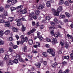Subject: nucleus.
Masks as SVG:
<instances>
[{"label": "nucleus", "instance_id": "57", "mask_svg": "<svg viewBox=\"0 0 73 73\" xmlns=\"http://www.w3.org/2000/svg\"><path fill=\"white\" fill-rule=\"evenodd\" d=\"M17 47H18V46H17V45H15L13 46V49H16V48H17Z\"/></svg>", "mask_w": 73, "mask_h": 73}, {"label": "nucleus", "instance_id": "38", "mask_svg": "<svg viewBox=\"0 0 73 73\" xmlns=\"http://www.w3.org/2000/svg\"><path fill=\"white\" fill-rule=\"evenodd\" d=\"M9 50L11 52H13V49L12 48L9 47Z\"/></svg>", "mask_w": 73, "mask_h": 73}, {"label": "nucleus", "instance_id": "9", "mask_svg": "<svg viewBox=\"0 0 73 73\" xmlns=\"http://www.w3.org/2000/svg\"><path fill=\"white\" fill-rule=\"evenodd\" d=\"M44 8V6L41 5H39V6L38 7V9H42Z\"/></svg>", "mask_w": 73, "mask_h": 73}, {"label": "nucleus", "instance_id": "7", "mask_svg": "<svg viewBox=\"0 0 73 73\" xmlns=\"http://www.w3.org/2000/svg\"><path fill=\"white\" fill-rule=\"evenodd\" d=\"M20 11L23 14H24V13H26L27 12V9H25L21 11V10H20Z\"/></svg>", "mask_w": 73, "mask_h": 73}, {"label": "nucleus", "instance_id": "41", "mask_svg": "<svg viewBox=\"0 0 73 73\" xmlns=\"http://www.w3.org/2000/svg\"><path fill=\"white\" fill-rule=\"evenodd\" d=\"M33 16V18L34 19H35V20H37V16L36 15H35Z\"/></svg>", "mask_w": 73, "mask_h": 73}, {"label": "nucleus", "instance_id": "5", "mask_svg": "<svg viewBox=\"0 0 73 73\" xmlns=\"http://www.w3.org/2000/svg\"><path fill=\"white\" fill-rule=\"evenodd\" d=\"M24 20H25V21H26L25 20V19L24 18H22L21 19H20L15 20L16 21V22H17V23H20L21 21H22Z\"/></svg>", "mask_w": 73, "mask_h": 73}, {"label": "nucleus", "instance_id": "17", "mask_svg": "<svg viewBox=\"0 0 73 73\" xmlns=\"http://www.w3.org/2000/svg\"><path fill=\"white\" fill-rule=\"evenodd\" d=\"M4 44V42L0 38V45H3Z\"/></svg>", "mask_w": 73, "mask_h": 73}, {"label": "nucleus", "instance_id": "59", "mask_svg": "<svg viewBox=\"0 0 73 73\" xmlns=\"http://www.w3.org/2000/svg\"><path fill=\"white\" fill-rule=\"evenodd\" d=\"M28 38L27 37H26L25 38V41H26V42L28 41Z\"/></svg>", "mask_w": 73, "mask_h": 73}, {"label": "nucleus", "instance_id": "49", "mask_svg": "<svg viewBox=\"0 0 73 73\" xmlns=\"http://www.w3.org/2000/svg\"><path fill=\"white\" fill-rule=\"evenodd\" d=\"M64 58H65V59H66L67 60H68L69 59V56H65Z\"/></svg>", "mask_w": 73, "mask_h": 73}, {"label": "nucleus", "instance_id": "3", "mask_svg": "<svg viewBox=\"0 0 73 73\" xmlns=\"http://www.w3.org/2000/svg\"><path fill=\"white\" fill-rule=\"evenodd\" d=\"M11 1V4L12 5H14L15 3H17V0H8L7 3H10Z\"/></svg>", "mask_w": 73, "mask_h": 73}, {"label": "nucleus", "instance_id": "6", "mask_svg": "<svg viewBox=\"0 0 73 73\" xmlns=\"http://www.w3.org/2000/svg\"><path fill=\"white\" fill-rule=\"evenodd\" d=\"M12 29L13 32H15L17 33L18 32H19V30H18V29L15 27H13L12 28Z\"/></svg>", "mask_w": 73, "mask_h": 73}, {"label": "nucleus", "instance_id": "61", "mask_svg": "<svg viewBox=\"0 0 73 73\" xmlns=\"http://www.w3.org/2000/svg\"><path fill=\"white\" fill-rule=\"evenodd\" d=\"M50 34L51 35H52V36H54V32H53V31H51Z\"/></svg>", "mask_w": 73, "mask_h": 73}, {"label": "nucleus", "instance_id": "1", "mask_svg": "<svg viewBox=\"0 0 73 73\" xmlns=\"http://www.w3.org/2000/svg\"><path fill=\"white\" fill-rule=\"evenodd\" d=\"M47 53L49 54H51L53 57L55 56V52L53 51V49L52 48H49L47 50Z\"/></svg>", "mask_w": 73, "mask_h": 73}, {"label": "nucleus", "instance_id": "51", "mask_svg": "<svg viewBox=\"0 0 73 73\" xmlns=\"http://www.w3.org/2000/svg\"><path fill=\"white\" fill-rule=\"evenodd\" d=\"M44 28V25H42L40 26V29H43Z\"/></svg>", "mask_w": 73, "mask_h": 73}, {"label": "nucleus", "instance_id": "16", "mask_svg": "<svg viewBox=\"0 0 73 73\" xmlns=\"http://www.w3.org/2000/svg\"><path fill=\"white\" fill-rule=\"evenodd\" d=\"M8 20L10 22H12L14 20V18L13 17H9L8 19Z\"/></svg>", "mask_w": 73, "mask_h": 73}, {"label": "nucleus", "instance_id": "53", "mask_svg": "<svg viewBox=\"0 0 73 73\" xmlns=\"http://www.w3.org/2000/svg\"><path fill=\"white\" fill-rule=\"evenodd\" d=\"M51 11L52 12H54V13H55V12H56V11L55 9H52L51 10Z\"/></svg>", "mask_w": 73, "mask_h": 73}, {"label": "nucleus", "instance_id": "39", "mask_svg": "<svg viewBox=\"0 0 73 73\" xmlns=\"http://www.w3.org/2000/svg\"><path fill=\"white\" fill-rule=\"evenodd\" d=\"M23 6L20 5L17 7V9H19V8H23Z\"/></svg>", "mask_w": 73, "mask_h": 73}, {"label": "nucleus", "instance_id": "52", "mask_svg": "<svg viewBox=\"0 0 73 73\" xmlns=\"http://www.w3.org/2000/svg\"><path fill=\"white\" fill-rule=\"evenodd\" d=\"M24 42V39H22L21 40V44H23Z\"/></svg>", "mask_w": 73, "mask_h": 73}, {"label": "nucleus", "instance_id": "44", "mask_svg": "<svg viewBox=\"0 0 73 73\" xmlns=\"http://www.w3.org/2000/svg\"><path fill=\"white\" fill-rule=\"evenodd\" d=\"M9 40L10 41H12V40H13V38H12V37L11 36L9 38Z\"/></svg>", "mask_w": 73, "mask_h": 73}, {"label": "nucleus", "instance_id": "4", "mask_svg": "<svg viewBox=\"0 0 73 73\" xmlns=\"http://www.w3.org/2000/svg\"><path fill=\"white\" fill-rule=\"evenodd\" d=\"M35 65L37 68H40V67L41 64L39 62H37L35 64Z\"/></svg>", "mask_w": 73, "mask_h": 73}, {"label": "nucleus", "instance_id": "40", "mask_svg": "<svg viewBox=\"0 0 73 73\" xmlns=\"http://www.w3.org/2000/svg\"><path fill=\"white\" fill-rule=\"evenodd\" d=\"M43 63L44 65L45 66H46V65H47V62L44 61L43 62Z\"/></svg>", "mask_w": 73, "mask_h": 73}, {"label": "nucleus", "instance_id": "60", "mask_svg": "<svg viewBox=\"0 0 73 73\" xmlns=\"http://www.w3.org/2000/svg\"><path fill=\"white\" fill-rule=\"evenodd\" d=\"M68 72H69V70L68 69H67L64 71V73H68Z\"/></svg>", "mask_w": 73, "mask_h": 73}, {"label": "nucleus", "instance_id": "33", "mask_svg": "<svg viewBox=\"0 0 73 73\" xmlns=\"http://www.w3.org/2000/svg\"><path fill=\"white\" fill-rule=\"evenodd\" d=\"M4 11V8L3 7H0V12H3Z\"/></svg>", "mask_w": 73, "mask_h": 73}, {"label": "nucleus", "instance_id": "2", "mask_svg": "<svg viewBox=\"0 0 73 73\" xmlns=\"http://www.w3.org/2000/svg\"><path fill=\"white\" fill-rule=\"evenodd\" d=\"M34 15H35L34 12L32 11L31 13H30L29 17V20H32V18L34 16Z\"/></svg>", "mask_w": 73, "mask_h": 73}, {"label": "nucleus", "instance_id": "27", "mask_svg": "<svg viewBox=\"0 0 73 73\" xmlns=\"http://www.w3.org/2000/svg\"><path fill=\"white\" fill-rule=\"evenodd\" d=\"M32 55H29L27 56V58L28 60H31V59L32 58Z\"/></svg>", "mask_w": 73, "mask_h": 73}, {"label": "nucleus", "instance_id": "32", "mask_svg": "<svg viewBox=\"0 0 73 73\" xmlns=\"http://www.w3.org/2000/svg\"><path fill=\"white\" fill-rule=\"evenodd\" d=\"M36 31V29H33L31 31V33H33V32H35Z\"/></svg>", "mask_w": 73, "mask_h": 73}, {"label": "nucleus", "instance_id": "54", "mask_svg": "<svg viewBox=\"0 0 73 73\" xmlns=\"http://www.w3.org/2000/svg\"><path fill=\"white\" fill-rule=\"evenodd\" d=\"M60 45L62 46H64V43H63L62 42H61L60 43Z\"/></svg>", "mask_w": 73, "mask_h": 73}, {"label": "nucleus", "instance_id": "42", "mask_svg": "<svg viewBox=\"0 0 73 73\" xmlns=\"http://www.w3.org/2000/svg\"><path fill=\"white\" fill-rule=\"evenodd\" d=\"M53 40L54 42H57V39H56V38H53Z\"/></svg>", "mask_w": 73, "mask_h": 73}, {"label": "nucleus", "instance_id": "58", "mask_svg": "<svg viewBox=\"0 0 73 73\" xmlns=\"http://www.w3.org/2000/svg\"><path fill=\"white\" fill-rule=\"evenodd\" d=\"M36 45H37L38 47L40 46V44L39 43L36 42Z\"/></svg>", "mask_w": 73, "mask_h": 73}, {"label": "nucleus", "instance_id": "45", "mask_svg": "<svg viewBox=\"0 0 73 73\" xmlns=\"http://www.w3.org/2000/svg\"><path fill=\"white\" fill-rule=\"evenodd\" d=\"M5 7L6 8H9V7H10V6L9 5H6L5 6Z\"/></svg>", "mask_w": 73, "mask_h": 73}, {"label": "nucleus", "instance_id": "25", "mask_svg": "<svg viewBox=\"0 0 73 73\" xmlns=\"http://www.w3.org/2000/svg\"><path fill=\"white\" fill-rule=\"evenodd\" d=\"M35 14H36V15H39V14H40V11H39V10H36L35 11Z\"/></svg>", "mask_w": 73, "mask_h": 73}, {"label": "nucleus", "instance_id": "48", "mask_svg": "<svg viewBox=\"0 0 73 73\" xmlns=\"http://www.w3.org/2000/svg\"><path fill=\"white\" fill-rule=\"evenodd\" d=\"M54 21V22H55V23H57L58 21V20H57V18H55Z\"/></svg>", "mask_w": 73, "mask_h": 73}, {"label": "nucleus", "instance_id": "21", "mask_svg": "<svg viewBox=\"0 0 73 73\" xmlns=\"http://www.w3.org/2000/svg\"><path fill=\"white\" fill-rule=\"evenodd\" d=\"M54 13L55 16H58V15H59V13H60V12L58 11H56Z\"/></svg>", "mask_w": 73, "mask_h": 73}, {"label": "nucleus", "instance_id": "18", "mask_svg": "<svg viewBox=\"0 0 73 73\" xmlns=\"http://www.w3.org/2000/svg\"><path fill=\"white\" fill-rule=\"evenodd\" d=\"M27 46H24V48H23V52H27Z\"/></svg>", "mask_w": 73, "mask_h": 73}, {"label": "nucleus", "instance_id": "35", "mask_svg": "<svg viewBox=\"0 0 73 73\" xmlns=\"http://www.w3.org/2000/svg\"><path fill=\"white\" fill-rule=\"evenodd\" d=\"M38 38H39L40 41H41V40L43 39V38L41 36H38Z\"/></svg>", "mask_w": 73, "mask_h": 73}, {"label": "nucleus", "instance_id": "62", "mask_svg": "<svg viewBox=\"0 0 73 73\" xmlns=\"http://www.w3.org/2000/svg\"><path fill=\"white\" fill-rule=\"evenodd\" d=\"M21 38L22 39H24V35H21Z\"/></svg>", "mask_w": 73, "mask_h": 73}, {"label": "nucleus", "instance_id": "13", "mask_svg": "<svg viewBox=\"0 0 73 73\" xmlns=\"http://www.w3.org/2000/svg\"><path fill=\"white\" fill-rule=\"evenodd\" d=\"M46 5L47 7H50L51 6L50 3V1H48L46 3Z\"/></svg>", "mask_w": 73, "mask_h": 73}, {"label": "nucleus", "instance_id": "31", "mask_svg": "<svg viewBox=\"0 0 73 73\" xmlns=\"http://www.w3.org/2000/svg\"><path fill=\"white\" fill-rule=\"evenodd\" d=\"M65 48H66V49H68V47H69V45H68V44H67V43H65Z\"/></svg>", "mask_w": 73, "mask_h": 73}, {"label": "nucleus", "instance_id": "28", "mask_svg": "<svg viewBox=\"0 0 73 73\" xmlns=\"http://www.w3.org/2000/svg\"><path fill=\"white\" fill-rule=\"evenodd\" d=\"M4 52V50L3 49V48H1L0 49V53H3Z\"/></svg>", "mask_w": 73, "mask_h": 73}, {"label": "nucleus", "instance_id": "36", "mask_svg": "<svg viewBox=\"0 0 73 73\" xmlns=\"http://www.w3.org/2000/svg\"><path fill=\"white\" fill-rule=\"evenodd\" d=\"M46 40L47 42H51V40L50 38H47L46 39Z\"/></svg>", "mask_w": 73, "mask_h": 73}, {"label": "nucleus", "instance_id": "37", "mask_svg": "<svg viewBox=\"0 0 73 73\" xmlns=\"http://www.w3.org/2000/svg\"><path fill=\"white\" fill-rule=\"evenodd\" d=\"M5 21L3 20H0V23H5Z\"/></svg>", "mask_w": 73, "mask_h": 73}, {"label": "nucleus", "instance_id": "55", "mask_svg": "<svg viewBox=\"0 0 73 73\" xmlns=\"http://www.w3.org/2000/svg\"><path fill=\"white\" fill-rule=\"evenodd\" d=\"M32 24L33 26H35V25H36V23H35V22L34 21H33L32 22Z\"/></svg>", "mask_w": 73, "mask_h": 73}, {"label": "nucleus", "instance_id": "19", "mask_svg": "<svg viewBox=\"0 0 73 73\" xmlns=\"http://www.w3.org/2000/svg\"><path fill=\"white\" fill-rule=\"evenodd\" d=\"M21 56H20L19 55H17V56H16L15 58L17 60H19L20 58H21Z\"/></svg>", "mask_w": 73, "mask_h": 73}, {"label": "nucleus", "instance_id": "64", "mask_svg": "<svg viewBox=\"0 0 73 73\" xmlns=\"http://www.w3.org/2000/svg\"><path fill=\"white\" fill-rule=\"evenodd\" d=\"M59 4L60 5H62V4H63V1H60L59 3Z\"/></svg>", "mask_w": 73, "mask_h": 73}, {"label": "nucleus", "instance_id": "30", "mask_svg": "<svg viewBox=\"0 0 73 73\" xmlns=\"http://www.w3.org/2000/svg\"><path fill=\"white\" fill-rule=\"evenodd\" d=\"M19 62H18V60L17 59H15L14 60H13V63H15V64H17Z\"/></svg>", "mask_w": 73, "mask_h": 73}, {"label": "nucleus", "instance_id": "20", "mask_svg": "<svg viewBox=\"0 0 73 73\" xmlns=\"http://www.w3.org/2000/svg\"><path fill=\"white\" fill-rule=\"evenodd\" d=\"M33 44V40L30 39L29 40V45H32Z\"/></svg>", "mask_w": 73, "mask_h": 73}, {"label": "nucleus", "instance_id": "46", "mask_svg": "<svg viewBox=\"0 0 73 73\" xmlns=\"http://www.w3.org/2000/svg\"><path fill=\"white\" fill-rule=\"evenodd\" d=\"M64 22L65 23H67V22H68V19H64Z\"/></svg>", "mask_w": 73, "mask_h": 73}, {"label": "nucleus", "instance_id": "8", "mask_svg": "<svg viewBox=\"0 0 73 73\" xmlns=\"http://www.w3.org/2000/svg\"><path fill=\"white\" fill-rule=\"evenodd\" d=\"M62 11V7L61 6H60L57 9V11L58 12H61Z\"/></svg>", "mask_w": 73, "mask_h": 73}, {"label": "nucleus", "instance_id": "50", "mask_svg": "<svg viewBox=\"0 0 73 73\" xmlns=\"http://www.w3.org/2000/svg\"><path fill=\"white\" fill-rule=\"evenodd\" d=\"M67 36L68 37V38H70H70H71L72 37V36H70L69 34L67 35Z\"/></svg>", "mask_w": 73, "mask_h": 73}, {"label": "nucleus", "instance_id": "24", "mask_svg": "<svg viewBox=\"0 0 73 73\" xmlns=\"http://www.w3.org/2000/svg\"><path fill=\"white\" fill-rule=\"evenodd\" d=\"M22 30L23 31V32H24L26 30L25 27L23 25H22Z\"/></svg>", "mask_w": 73, "mask_h": 73}, {"label": "nucleus", "instance_id": "15", "mask_svg": "<svg viewBox=\"0 0 73 73\" xmlns=\"http://www.w3.org/2000/svg\"><path fill=\"white\" fill-rule=\"evenodd\" d=\"M57 63L56 62H55L54 63H53L52 64V68H55L56 67V66H57Z\"/></svg>", "mask_w": 73, "mask_h": 73}, {"label": "nucleus", "instance_id": "14", "mask_svg": "<svg viewBox=\"0 0 73 73\" xmlns=\"http://www.w3.org/2000/svg\"><path fill=\"white\" fill-rule=\"evenodd\" d=\"M9 64L11 65H12L13 64V61L12 60H10L9 61Z\"/></svg>", "mask_w": 73, "mask_h": 73}, {"label": "nucleus", "instance_id": "63", "mask_svg": "<svg viewBox=\"0 0 73 73\" xmlns=\"http://www.w3.org/2000/svg\"><path fill=\"white\" fill-rule=\"evenodd\" d=\"M21 25V23L18 22L17 23V26H18V27H20V26Z\"/></svg>", "mask_w": 73, "mask_h": 73}, {"label": "nucleus", "instance_id": "43", "mask_svg": "<svg viewBox=\"0 0 73 73\" xmlns=\"http://www.w3.org/2000/svg\"><path fill=\"white\" fill-rule=\"evenodd\" d=\"M46 20H50V17H49V16H47L46 17Z\"/></svg>", "mask_w": 73, "mask_h": 73}, {"label": "nucleus", "instance_id": "56", "mask_svg": "<svg viewBox=\"0 0 73 73\" xmlns=\"http://www.w3.org/2000/svg\"><path fill=\"white\" fill-rule=\"evenodd\" d=\"M19 60L21 62H24V60H23V59L21 58H21H20V59Z\"/></svg>", "mask_w": 73, "mask_h": 73}, {"label": "nucleus", "instance_id": "26", "mask_svg": "<svg viewBox=\"0 0 73 73\" xmlns=\"http://www.w3.org/2000/svg\"><path fill=\"white\" fill-rule=\"evenodd\" d=\"M10 9L12 12V11H15V10H16V8L15 7H12Z\"/></svg>", "mask_w": 73, "mask_h": 73}, {"label": "nucleus", "instance_id": "12", "mask_svg": "<svg viewBox=\"0 0 73 73\" xmlns=\"http://www.w3.org/2000/svg\"><path fill=\"white\" fill-rule=\"evenodd\" d=\"M65 15H66V16L68 17V18H69L71 16V15L70 14H69V13L66 12L65 13Z\"/></svg>", "mask_w": 73, "mask_h": 73}, {"label": "nucleus", "instance_id": "23", "mask_svg": "<svg viewBox=\"0 0 73 73\" xmlns=\"http://www.w3.org/2000/svg\"><path fill=\"white\" fill-rule=\"evenodd\" d=\"M42 54L44 57H47V56H48V54L46 52H43Z\"/></svg>", "mask_w": 73, "mask_h": 73}, {"label": "nucleus", "instance_id": "47", "mask_svg": "<svg viewBox=\"0 0 73 73\" xmlns=\"http://www.w3.org/2000/svg\"><path fill=\"white\" fill-rule=\"evenodd\" d=\"M50 24H51V25H55V23L54 22H50Z\"/></svg>", "mask_w": 73, "mask_h": 73}, {"label": "nucleus", "instance_id": "11", "mask_svg": "<svg viewBox=\"0 0 73 73\" xmlns=\"http://www.w3.org/2000/svg\"><path fill=\"white\" fill-rule=\"evenodd\" d=\"M49 28L50 31H54V29H55V27L54 26H51L49 27Z\"/></svg>", "mask_w": 73, "mask_h": 73}, {"label": "nucleus", "instance_id": "34", "mask_svg": "<svg viewBox=\"0 0 73 73\" xmlns=\"http://www.w3.org/2000/svg\"><path fill=\"white\" fill-rule=\"evenodd\" d=\"M64 4L66 6H68L69 5V3L68 1H66L64 2Z\"/></svg>", "mask_w": 73, "mask_h": 73}, {"label": "nucleus", "instance_id": "22", "mask_svg": "<svg viewBox=\"0 0 73 73\" xmlns=\"http://www.w3.org/2000/svg\"><path fill=\"white\" fill-rule=\"evenodd\" d=\"M3 14L5 16H7L8 15V13L7 10H5L3 12Z\"/></svg>", "mask_w": 73, "mask_h": 73}, {"label": "nucleus", "instance_id": "10", "mask_svg": "<svg viewBox=\"0 0 73 73\" xmlns=\"http://www.w3.org/2000/svg\"><path fill=\"white\" fill-rule=\"evenodd\" d=\"M10 30H7L5 31L4 32V33L6 35H8L10 33Z\"/></svg>", "mask_w": 73, "mask_h": 73}, {"label": "nucleus", "instance_id": "29", "mask_svg": "<svg viewBox=\"0 0 73 73\" xmlns=\"http://www.w3.org/2000/svg\"><path fill=\"white\" fill-rule=\"evenodd\" d=\"M4 34V33L2 31H0V37H1L2 36H3Z\"/></svg>", "mask_w": 73, "mask_h": 73}]
</instances>
